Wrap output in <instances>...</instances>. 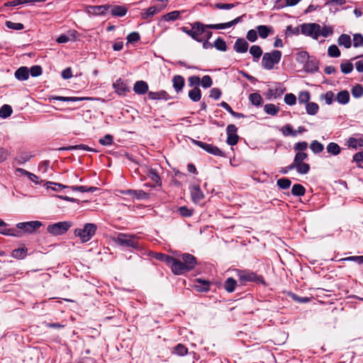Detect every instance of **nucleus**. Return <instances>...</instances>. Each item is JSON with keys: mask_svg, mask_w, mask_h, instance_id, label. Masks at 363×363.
Returning a JSON list of instances; mask_svg holds the SVG:
<instances>
[{"mask_svg": "<svg viewBox=\"0 0 363 363\" xmlns=\"http://www.w3.org/2000/svg\"><path fill=\"white\" fill-rule=\"evenodd\" d=\"M12 113V108L9 105L5 104L0 108V117L6 118Z\"/></svg>", "mask_w": 363, "mask_h": 363, "instance_id": "de8ad7c7", "label": "nucleus"}, {"mask_svg": "<svg viewBox=\"0 0 363 363\" xmlns=\"http://www.w3.org/2000/svg\"><path fill=\"white\" fill-rule=\"evenodd\" d=\"M97 227L94 223H86L83 228L74 230V235L79 237L82 242H88L96 233Z\"/></svg>", "mask_w": 363, "mask_h": 363, "instance_id": "423d86ee", "label": "nucleus"}, {"mask_svg": "<svg viewBox=\"0 0 363 363\" xmlns=\"http://www.w3.org/2000/svg\"><path fill=\"white\" fill-rule=\"evenodd\" d=\"M258 35L262 38H267L270 34L273 33V28L269 26L260 25L256 27Z\"/></svg>", "mask_w": 363, "mask_h": 363, "instance_id": "dca6fc26", "label": "nucleus"}, {"mask_svg": "<svg viewBox=\"0 0 363 363\" xmlns=\"http://www.w3.org/2000/svg\"><path fill=\"white\" fill-rule=\"evenodd\" d=\"M71 226L72 223L69 221L58 222L49 225L47 230L52 235H61L67 233Z\"/></svg>", "mask_w": 363, "mask_h": 363, "instance_id": "6e6552de", "label": "nucleus"}, {"mask_svg": "<svg viewBox=\"0 0 363 363\" xmlns=\"http://www.w3.org/2000/svg\"><path fill=\"white\" fill-rule=\"evenodd\" d=\"M27 248H17L12 251L11 256L16 259H22L26 257L27 254Z\"/></svg>", "mask_w": 363, "mask_h": 363, "instance_id": "473e14b6", "label": "nucleus"}, {"mask_svg": "<svg viewBox=\"0 0 363 363\" xmlns=\"http://www.w3.org/2000/svg\"><path fill=\"white\" fill-rule=\"evenodd\" d=\"M243 16L235 18L231 21L227 23H217V24H203L201 22L196 21L194 23V40L197 42L201 43L203 39L201 38L205 29H225L235 26L242 21Z\"/></svg>", "mask_w": 363, "mask_h": 363, "instance_id": "f257e3e1", "label": "nucleus"}, {"mask_svg": "<svg viewBox=\"0 0 363 363\" xmlns=\"http://www.w3.org/2000/svg\"><path fill=\"white\" fill-rule=\"evenodd\" d=\"M311 98L310 93L307 91H301L298 94V102L300 104H308Z\"/></svg>", "mask_w": 363, "mask_h": 363, "instance_id": "6e6d98bb", "label": "nucleus"}, {"mask_svg": "<svg viewBox=\"0 0 363 363\" xmlns=\"http://www.w3.org/2000/svg\"><path fill=\"white\" fill-rule=\"evenodd\" d=\"M304 70L306 72L314 73L318 70V62L315 59H308L305 63Z\"/></svg>", "mask_w": 363, "mask_h": 363, "instance_id": "412c9836", "label": "nucleus"}, {"mask_svg": "<svg viewBox=\"0 0 363 363\" xmlns=\"http://www.w3.org/2000/svg\"><path fill=\"white\" fill-rule=\"evenodd\" d=\"M353 161L357 163V167H363V150L354 155Z\"/></svg>", "mask_w": 363, "mask_h": 363, "instance_id": "69168bd1", "label": "nucleus"}, {"mask_svg": "<svg viewBox=\"0 0 363 363\" xmlns=\"http://www.w3.org/2000/svg\"><path fill=\"white\" fill-rule=\"evenodd\" d=\"M62 150H82L86 151H91V152H95L94 149L89 147L86 145L80 144V145H69L65 147L62 148Z\"/></svg>", "mask_w": 363, "mask_h": 363, "instance_id": "4c0bfd02", "label": "nucleus"}, {"mask_svg": "<svg viewBox=\"0 0 363 363\" xmlns=\"http://www.w3.org/2000/svg\"><path fill=\"white\" fill-rule=\"evenodd\" d=\"M250 53L253 57L254 62H258L263 52L260 46L254 45L250 48Z\"/></svg>", "mask_w": 363, "mask_h": 363, "instance_id": "cd10ccee", "label": "nucleus"}, {"mask_svg": "<svg viewBox=\"0 0 363 363\" xmlns=\"http://www.w3.org/2000/svg\"><path fill=\"white\" fill-rule=\"evenodd\" d=\"M327 151L333 155H337L340 152V147L335 143H330L327 146Z\"/></svg>", "mask_w": 363, "mask_h": 363, "instance_id": "49530a36", "label": "nucleus"}, {"mask_svg": "<svg viewBox=\"0 0 363 363\" xmlns=\"http://www.w3.org/2000/svg\"><path fill=\"white\" fill-rule=\"evenodd\" d=\"M0 233L5 235H11L14 237H20L21 236V232L16 229L7 228L4 230H0Z\"/></svg>", "mask_w": 363, "mask_h": 363, "instance_id": "864d4df0", "label": "nucleus"}, {"mask_svg": "<svg viewBox=\"0 0 363 363\" xmlns=\"http://www.w3.org/2000/svg\"><path fill=\"white\" fill-rule=\"evenodd\" d=\"M306 112L309 115H315L319 109L318 105L315 102H308L306 106Z\"/></svg>", "mask_w": 363, "mask_h": 363, "instance_id": "58836bf2", "label": "nucleus"}, {"mask_svg": "<svg viewBox=\"0 0 363 363\" xmlns=\"http://www.w3.org/2000/svg\"><path fill=\"white\" fill-rule=\"evenodd\" d=\"M147 177L157 185H161V179L157 171L154 169H149L147 172Z\"/></svg>", "mask_w": 363, "mask_h": 363, "instance_id": "72a5a7b5", "label": "nucleus"}, {"mask_svg": "<svg viewBox=\"0 0 363 363\" xmlns=\"http://www.w3.org/2000/svg\"><path fill=\"white\" fill-rule=\"evenodd\" d=\"M233 48L236 52L245 53L248 50L249 44L245 38H240L236 40Z\"/></svg>", "mask_w": 363, "mask_h": 363, "instance_id": "ddd939ff", "label": "nucleus"}, {"mask_svg": "<svg viewBox=\"0 0 363 363\" xmlns=\"http://www.w3.org/2000/svg\"><path fill=\"white\" fill-rule=\"evenodd\" d=\"M14 75L20 81L27 80L29 77V69L27 67H21L15 72Z\"/></svg>", "mask_w": 363, "mask_h": 363, "instance_id": "6ab92c4d", "label": "nucleus"}, {"mask_svg": "<svg viewBox=\"0 0 363 363\" xmlns=\"http://www.w3.org/2000/svg\"><path fill=\"white\" fill-rule=\"evenodd\" d=\"M43 224L40 221L35 220V221L19 223L17 224L16 226L18 229L23 230L26 233H33L37 229H38Z\"/></svg>", "mask_w": 363, "mask_h": 363, "instance_id": "9b49d317", "label": "nucleus"}, {"mask_svg": "<svg viewBox=\"0 0 363 363\" xmlns=\"http://www.w3.org/2000/svg\"><path fill=\"white\" fill-rule=\"evenodd\" d=\"M113 242L118 246L131 248L135 250L141 249L138 238L133 234L118 233L113 238Z\"/></svg>", "mask_w": 363, "mask_h": 363, "instance_id": "7ed1b4c3", "label": "nucleus"}, {"mask_svg": "<svg viewBox=\"0 0 363 363\" xmlns=\"http://www.w3.org/2000/svg\"><path fill=\"white\" fill-rule=\"evenodd\" d=\"M294 169H296L299 174H306L309 172L310 166L308 164L303 162L296 164Z\"/></svg>", "mask_w": 363, "mask_h": 363, "instance_id": "8fccbe9b", "label": "nucleus"}, {"mask_svg": "<svg viewBox=\"0 0 363 363\" xmlns=\"http://www.w3.org/2000/svg\"><path fill=\"white\" fill-rule=\"evenodd\" d=\"M180 11H174L172 12H169L162 16V19L165 21H175L179 18L180 16Z\"/></svg>", "mask_w": 363, "mask_h": 363, "instance_id": "a18cd8bd", "label": "nucleus"}, {"mask_svg": "<svg viewBox=\"0 0 363 363\" xmlns=\"http://www.w3.org/2000/svg\"><path fill=\"white\" fill-rule=\"evenodd\" d=\"M309 58V55L306 51H300L296 55V61L300 63H306Z\"/></svg>", "mask_w": 363, "mask_h": 363, "instance_id": "4d7b16f0", "label": "nucleus"}, {"mask_svg": "<svg viewBox=\"0 0 363 363\" xmlns=\"http://www.w3.org/2000/svg\"><path fill=\"white\" fill-rule=\"evenodd\" d=\"M301 33L311 36L315 40H318L320 31V25L315 23H303L301 26Z\"/></svg>", "mask_w": 363, "mask_h": 363, "instance_id": "1a4fd4ad", "label": "nucleus"}, {"mask_svg": "<svg viewBox=\"0 0 363 363\" xmlns=\"http://www.w3.org/2000/svg\"><path fill=\"white\" fill-rule=\"evenodd\" d=\"M281 58V52L274 50L270 52H265L262 60V66L264 69L271 70L278 64Z\"/></svg>", "mask_w": 363, "mask_h": 363, "instance_id": "39448f33", "label": "nucleus"}, {"mask_svg": "<svg viewBox=\"0 0 363 363\" xmlns=\"http://www.w3.org/2000/svg\"><path fill=\"white\" fill-rule=\"evenodd\" d=\"M113 89L115 91L118 95H125L128 91H129V88L126 85V84L121 79H117L113 84Z\"/></svg>", "mask_w": 363, "mask_h": 363, "instance_id": "4468645a", "label": "nucleus"}, {"mask_svg": "<svg viewBox=\"0 0 363 363\" xmlns=\"http://www.w3.org/2000/svg\"><path fill=\"white\" fill-rule=\"evenodd\" d=\"M167 4L168 0H156L152 6L141 13L142 18L147 20L149 18L154 16L163 11L167 7Z\"/></svg>", "mask_w": 363, "mask_h": 363, "instance_id": "0eeeda50", "label": "nucleus"}, {"mask_svg": "<svg viewBox=\"0 0 363 363\" xmlns=\"http://www.w3.org/2000/svg\"><path fill=\"white\" fill-rule=\"evenodd\" d=\"M47 187H48V189H52V190L56 191H60L62 189L69 188L67 186H65V185L59 184V183H55V182H49L47 183Z\"/></svg>", "mask_w": 363, "mask_h": 363, "instance_id": "13d9d810", "label": "nucleus"}, {"mask_svg": "<svg viewBox=\"0 0 363 363\" xmlns=\"http://www.w3.org/2000/svg\"><path fill=\"white\" fill-rule=\"evenodd\" d=\"M194 143L210 154L216 156H224L223 152L220 150L217 146L199 140H195Z\"/></svg>", "mask_w": 363, "mask_h": 363, "instance_id": "9d476101", "label": "nucleus"}, {"mask_svg": "<svg viewBox=\"0 0 363 363\" xmlns=\"http://www.w3.org/2000/svg\"><path fill=\"white\" fill-rule=\"evenodd\" d=\"M310 148L315 154H318L323 150L324 147L320 142L317 140H313L310 145Z\"/></svg>", "mask_w": 363, "mask_h": 363, "instance_id": "c03bdc74", "label": "nucleus"}, {"mask_svg": "<svg viewBox=\"0 0 363 363\" xmlns=\"http://www.w3.org/2000/svg\"><path fill=\"white\" fill-rule=\"evenodd\" d=\"M42 67L40 65H34L29 69V73L32 77H36L42 74Z\"/></svg>", "mask_w": 363, "mask_h": 363, "instance_id": "774afa93", "label": "nucleus"}, {"mask_svg": "<svg viewBox=\"0 0 363 363\" xmlns=\"http://www.w3.org/2000/svg\"><path fill=\"white\" fill-rule=\"evenodd\" d=\"M173 87L174 90L179 93L182 91L185 81L183 77L180 75H175L172 79Z\"/></svg>", "mask_w": 363, "mask_h": 363, "instance_id": "aec40b11", "label": "nucleus"}, {"mask_svg": "<svg viewBox=\"0 0 363 363\" xmlns=\"http://www.w3.org/2000/svg\"><path fill=\"white\" fill-rule=\"evenodd\" d=\"M147 96L149 99L151 100H168L170 99V96L167 94V91L162 90L160 91H149L147 94Z\"/></svg>", "mask_w": 363, "mask_h": 363, "instance_id": "f3484780", "label": "nucleus"}, {"mask_svg": "<svg viewBox=\"0 0 363 363\" xmlns=\"http://www.w3.org/2000/svg\"><path fill=\"white\" fill-rule=\"evenodd\" d=\"M236 275L242 284L247 282H255L257 284H265L264 277L262 275L257 274L255 272L249 270L236 269Z\"/></svg>", "mask_w": 363, "mask_h": 363, "instance_id": "20e7f679", "label": "nucleus"}, {"mask_svg": "<svg viewBox=\"0 0 363 363\" xmlns=\"http://www.w3.org/2000/svg\"><path fill=\"white\" fill-rule=\"evenodd\" d=\"M45 0H13L5 4L6 6H16L21 4L44 2Z\"/></svg>", "mask_w": 363, "mask_h": 363, "instance_id": "a878e982", "label": "nucleus"}, {"mask_svg": "<svg viewBox=\"0 0 363 363\" xmlns=\"http://www.w3.org/2000/svg\"><path fill=\"white\" fill-rule=\"evenodd\" d=\"M333 33V28L329 26H323L322 28L320 26V31L318 34V37L322 35L325 38H327L331 35Z\"/></svg>", "mask_w": 363, "mask_h": 363, "instance_id": "680f3d73", "label": "nucleus"}, {"mask_svg": "<svg viewBox=\"0 0 363 363\" xmlns=\"http://www.w3.org/2000/svg\"><path fill=\"white\" fill-rule=\"evenodd\" d=\"M277 186L281 189H287L291 186V180L287 178H281L277 180Z\"/></svg>", "mask_w": 363, "mask_h": 363, "instance_id": "603ef678", "label": "nucleus"}, {"mask_svg": "<svg viewBox=\"0 0 363 363\" xmlns=\"http://www.w3.org/2000/svg\"><path fill=\"white\" fill-rule=\"evenodd\" d=\"M282 134L285 136L291 135L293 137L296 136L297 131L294 130L290 124L284 125L281 128Z\"/></svg>", "mask_w": 363, "mask_h": 363, "instance_id": "37998d69", "label": "nucleus"}, {"mask_svg": "<svg viewBox=\"0 0 363 363\" xmlns=\"http://www.w3.org/2000/svg\"><path fill=\"white\" fill-rule=\"evenodd\" d=\"M341 72L344 74H349L353 70V65L350 62H346L340 65Z\"/></svg>", "mask_w": 363, "mask_h": 363, "instance_id": "0e129e2a", "label": "nucleus"}, {"mask_svg": "<svg viewBox=\"0 0 363 363\" xmlns=\"http://www.w3.org/2000/svg\"><path fill=\"white\" fill-rule=\"evenodd\" d=\"M155 257L157 259L166 263L172 270V266L174 265V257H171L168 255L163 254V253H156Z\"/></svg>", "mask_w": 363, "mask_h": 363, "instance_id": "5701e85b", "label": "nucleus"}, {"mask_svg": "<svg viewBox=\"0 0 363 363\" xmlns=\"http://www.w3.org/2000/svg\"><path fill=\"white\" fill-rule=\"evenodd\" d=\"M249 100L253 105L256 106L261 105L263 101L261 95L258 93H253L250 94Z\"/></svg>", "mask_w": 363, "mask_h": 363, "instance_id": "a19ab883", "label": "nucleus"}, {"mask_svg": "<svg viewBox=\"0 0 363 363\" xmlns=\"http://www.w3.org/2000/svg\"><path fill=\"white\" fill-rule=\"evenodd\" d=\"M347 145L348 147L354 149H357L358 147H363V140L351 137L347 140Z\"/></svg>", "mask_w": 363, "mask_h": 363, "instance_id": "2f4dec72", "label": "nucleus"}, {"mask_svg": "<svg viewBox=\"0 0 363 363\" xmlns=\"http://www.w3.org/2000/svg\"><path fill=\"white\" fill-rule=\"evenodd\" d=\"M109 11L112 16L122 17L124 16L128 11V9L125 6L110 5Z\"/></svg>", "mask_w": 363, "mask_h": 363, "instance_id": "2eb2a0df", "label": "nucleus"}, {"mask_svg": "<svg viewBox=\"0 0 363 363\" xmlns=\"http://www.w3.org/2000/svg\"><path fill=\"white\" fill-rule=\"evenodd\" d=\"M352 94L355 98H359L363 96V86L360 84H357L352 88Z\"/></svg>", "mask_w": 363, "mask_h": 363, "instance_id": "5fc2aeb1", "label": "nucleus"}, {"mask_svg": "<svg viewBox=\"0 0 363 363\" xmlns=\"http://www.w3.org/2000/svg\"><path fill=\"white\" fill-rule=\"evenodd\" d=\"M308 143L306 141L298 142L294 145V149L298 152H303L308 148Z\"/></svg>", "mask_w": 363, "mask_h": 363, "instance_id": "338daca9", "label": "nucleus"}, {"mask_svg": "<svg viewBox=\"0 0 363 363\" xmlns=\"http://www.w3.org/2000/svg\"><path fill=\"white\" fill-rule=\"evenodd\" d=\"M6 26L12 30H20L24 28V26L21 23H14L10 21H7L5 23Z\"/></svg>", "mask_w": 363, "mask_h": 363, "instance_id": "3c124183", "label": "nucleus"}, {"mask_svg": "<svg viewBox=\"0 0 363 363\" xmlns=\"http://www.w3.org/2000/svg\"><path fill=\"white\" fill-rule=\"evenodd\" d=\"M336 100L340 104H347L350 101V94L347 90H342L337 93Z\"/></svg>", "mask_w": 363, "mask_h": 363, "instance_id": "bb28decb", "label": "nucleus"}, {"mask_svg": "<svg viewBox=\"0 0 363 363\" xmlns=\"http://www.w3.org/2000/svg\"><path fill=\"white\" fill-rule=\"evenodd\" d=\"M109 8V4L89 6L87 7V12L92 15H105L108 13Z\"/></svg>", "mask_w": 363, "mask_h": 363, "instance_id": "f8f14e48", "label": "nucleus"}, {"mask_svg": "<svg viewBox=\"0 0 363 363\" xmlns=\"http://www.w3.org/2000/svg\"><path fill=\"white\" fill-rule=\"evenodd\" d=\"M133 91L138 94H145L148 91V84L143 80L137 81L133 86Z\"/></svg>", "mask_w": 363, "mask_h": 363, "instance_id": "a211bd4d", "label": "nucleus"}, {"mask_svg": "<svg viewBox=\"0 0 363 363\" xmlns=\"http://www.w3.org/2000/svg\"><path fill=\"white\" fill-rule=\"evenodd\" d=\"M213 47H215L216 50L222 52L227 50V45L225 41L220 37L215 40Z\"/></svg>", "mask_w": 363, "mask_h": 363, "instance_id": "ea45409f", "label": "nucleus"}, {"mask_svg": "<svg viewBox=\"0 0 363 363\" xmlns=\"http://www.w3.org/2000/svg\"><path fill=\"white\" fill-rule=\"evenodd\" d=\"M73 191H78L80 192H94L96 190V187L90 186L87 187L86 186H70Z\"/></svg>", "mask_w": 363, "mask_h": 363, "instance_id": "09e8293b", "label": "nucleus"}, {"mask_svg": "<svg viewBox=\"0 0 363 363\" xmlns=\"http://www.w3.org/2000/svg\"><path fill=\"white\" fill-rule=\"evenodd\" d=\"M33 155L28 153V152H21L16 158L15 161L18 164H23L26 162H28Z\"/></svg>", "mask_w": 363, "mask_h": 363, "instance_id": "f704fd0d", "label": "nucleus"}, {"mask_svg": "<svg viewBox=\"0 0 363 363\" xmlns=\"http://www.w3.org/2000/svg\"><path fill=\"white\" fill-rule=\"evenodd\" d=\"M285 91L286 88L279 83L276 84L274 88H271L269 89V96H272L276 99L281 96L285 92Z\"/></svg>", "mask_w": 363, "mask_h": 363, "instance_id": "b1692460", "label": "nucleus"}, {"mask_svg": "<svg viewBox=\"0 0 363 363\" xmlns=\"http://www.w3.org/2000/svg\"><path fill=\"white\" fill-rule=\"evenodd\" d=\"M236 285V280L232 277H229L225 280L224 283V289L226 291L231 293L235 291Z\"/></svg>", "mask_w": 363, "mask_h": 363, "instance_id": "c756f323", "label": "nucleus"}, {"mask_svg": "<svg viewBox=\"0 0 363 363\" xmlns=\"http://www.w3.org/2000/svg\"><path fill=\"white\" fill-rule=\"evenodd\" d=\"M353 45L355 48L363 47V35L359 33L353 35Z\"/></svg>", "mask_w": 363, "mask_h": 363, "instance_id": "052dcab7", "label": "nucleus"}, {"mask_svg": "<svg viewBox=\"0 0 363 363\" xmlns=\"http://www.w3.org/2000/svg\"><path fill=\"white\" fill-rule=\"evenodd\" d=\"M189 97L194 102L200 101L201 98V91L199 87L195 86L189 91Z\"/></svg>", "mask_w": 363, "mask_h": 363, "instance_id": "c85d7f7f", "label": "nucleus"}, {"mask_svg": "<svg viewBox=\"0 0 363 363\" xmlns=\"http://www.w3.org/2000/svg\"><path fill=\"white\" fill-rule=\"evenodd\" d=\"M328 53L331 57H337L340 55V51L335 45H330L328 48Z\"/></svg>", "mask_w": 363, "mask_h": 363, "instance_id": "bf43d9fd", "label": "nucleus"}, {"mask_svg": "<svg viewBox=\"0 0 363 363\" xmlns=\"http://www.w3.org/2000/svg\"><path fill=\"white\" fill-rule=\"evenodd\" d=\"M308 157L306 152H297L295 155L293 163L291 164V168H295L296 164L303 163V162Z\"/></svg>", "mask_w": 363, "mask_h": 363, "instance_id": "7c9ffc66", "label": "nucleus"}, {"mask_svg": "<svg viewBox=\"0 0 363 363\" xmlns=\"http://www.w3.org/2000/svg\"><path fill=\"white\" fill-rule=\"evenodd\" d=\"M338 44L346 48H350L352 45L350 36L347 34H342L338 38Z\"/></svg>", "mask_w": 363, "mask_h": 363, "instance_id": "c9c22d12", "label": "nucleus"}, {"mask_svg": "<svg viewBox=\"0 0 363 363\" xmlns=\"http://www.w3.org/2000/svg\"><path fill=\"white\" fill-rule=\"evenodd\" d=\"M306 193V189L304 186L299 184H296L292 186L291 194L296 196H303Z\"/></svg>", "mask_w": 363, "mask_h": 363, "instance_id": "e433bc0d", "label": "nucleus"}, {"mask_svg": "<svg viewBox=\"0 0 363 363\" xmlns=\"http://www.w3.org/2000/svg\"><path fill=\"white\" fill-rule=\"evenodd\" d=\"M197 264L196 258L189 253H184L179 259L174 258L172 272L174 274L180 275L194 269Z\"/></svg>", "mask_w": 363, "mask_h": 363, "instance_id": "f03ea898", "label": "nucleus"}, {"mask_svg": "<svg viewBox=\"0 0 363 363\" xmlns=\"http://www.w3.org/2000/svg\"><path fill=\"white\" fill-rule=\"evenodd\" d=\"M174 351L176 354L180 356H184L187 354L188 349L182 344H178L174 347Z\"/></svg>", "mask_w": 363, "mask_h": 363, "instance_id": "e2e57ef3", "label": "nucleus"}, {"mask_svg": "<svg viewBox=\"0 0 363 363\" xmlns=\"http://www.w3.org/2000/svg\"><path fill=\"white\" fill-rule=\"evenodd\" d=\"M194 287L196 290L199 292L208 291L210 288V282L201 279H198L196 281Z\"/></svg>", "mask_w": 363, "mask_h": 363, "instance_id": "393cba45", "label": "nucleus"}, {"mask_svg": "<svg viewBox=\"0 0 363 363\" xmlns=\"http://www.w3.org/2000/svg\"><path fill=\"white\" fill-rule=\"evenodd\" d=\"M191 196L194 202H199L203 198V194L199 186L194 185L191 188Z\"/></svg>", "mask_w": 363, "mask_h": 363, "instance_id": "4be33fe9", "label": "nucleus"}, {"mask_svg": "<svg viewBox=\"0 0 363 363\" xmlns=\"http://www.w3.org/2000/svg\"><path fill=\"white\" fill-rule=\"evenodd\" d=\"M264 110L267 114L275 116L279 111V108L274 104H268L264 106Z\"/></svg>", "mask_w": 363, "mask_h": 363, "instance_id": "79ce46f5", "label": "nucleus"}]
</instances>
